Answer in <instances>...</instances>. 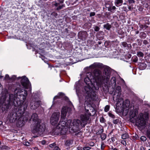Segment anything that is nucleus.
I'll list each match as a JSON object with an SVG mask.
<instances>
[{"label": "nucleus", "mask_w": 150, "mask_h": 150, "mask_svg": "<svg viewBox=\"0 0 150 150\" xmlns=\"http://www.w3.org/2000/svg\"><path fill=\"white\" fill-rule=\"evenodd\" d=\"M56 146V144L55 143H53L52 144H50L49 146L52 148H54Z\"/></svg>", "instance_id": "a18cd8bd"}, {"label": "nucleus", "mask_w": 150, "mask_h": 150, "mask_svg": "<svg viewBox=\"0 0 150 150\" xmlns=\"http://www.w3.org/2000/svg\"><path fill=\"white\" fill-rule=\"evenodd\" d=\"M59 98H60L59 97V95L58 96H55L53 100H54L56 99Z\"/></svg>", "instance_id": "69168bd1"}, {"label": "nucleus", "mask_w": 150, "mask_h": 150, "mask_svg": "<svg viewBox=\"0 0 150 150\" xmlns=\"http://www.w3.org/2000/svg\"><path fill=\"white\" fill-rule=\"evenodd\" d=\"M120 121L119 119H113L112 122L115 124H117L118 123H120Z\"/></svg>", "instance_id": "7c9ffc66"}, {"label": "nucleus", "mask_w": 150, "mask_h": 150, "mask_svg": "<svg viewBox=\"0 0 150 150\" xmlns=\"http://www.w3.org/2000/svg\"><path fill=\"white\" fill-rule=\"evenodd\" d=\"M90 101H85L84 105L86 113L90 116H93L95 114L94 108L89 103Z\"/></svg>", "instance_id": "9d476101"}, {"label": "nucleus", "mask_w": 150, "mask_h": 150, "mask_svg": "<svg viewBox=\"0 0 150 150\" xmlns=\"http://www.w3.org/2000/svg\"><path fill=\"white\" fill-rule=\"evenodd\" d=\"M111 8H112V12H114L115 11V10L116 8V7L114 6H113L111 7Z\"/></svg>", "instance_id": "3c124183"}, {"label": "nucleus", "mask_w": 150, "mask_h": 150, "mask_svg": "<svg viewBox=\"0 0 150 150\" xmlns=\"http://www.w3.org/2000/svg\"><path fill=\"white\" fill-rule=\"evenodd\" d=\"M83 150H88L91 149V148L88 146L84 147H83Z\"/></svg>", "instance_id": "09e8293b"}, {"label": "nucleus", "mask_w": 150, "mask_h": 150, "mask_svg": "<svg viewBox=\"0 0 150 150\" xmlns=\"http://www.w3.org/2000/svg\"><path fill=\"white\" fill-rule=\"evenodd\" d=\"M93 78V76L91 72H88L86 74V77L84 78V81L87 85H90L91 83V80Z\"/></svg>", "instance_id": "dca6fc26"}, {"label": "nucleus", "mask_w": 150, "mask_h": 150, "mask_svg": "<svg viewBox=\"0 0 150 150\" xmlns=\"http://www.w3.org/2000/svg\"><path fill=\"white\" fill-rule=\"evenodd\" d=\"M28 113L27 112H23L22 115L17 119L16 125L19 127H22L25 124V122L28 119Z\"/></svg>", "instance_id": "6e6552de"}, {"label": "nucleus", "mask_w": 150, "mask_h": 150, "mask_svg": "<svg viewBox=\"0 0 150 150\" xmlns=\"http://www.w3.org/2000/svg\"><path fill=\"white\" fill-rule=\"evenodd\" d=\"M100 122L101 123H104L105 121V119L103 118V117H102L100 119Z\"/></svg>", "instance_id": "49530a36"}, {"label": "nucleus", "mask_w": 150, "mask_h": 150, "mask_svg": "<svg viewBox=\"0 0 150 150\" xmlns=\"http://www.w3.org/2000/svg\"><path fill=\"white\" fill-rule=\"evenodd\" d=\"M107 8H108V11H110L112 12L111 6H109Z\"/></svg>", "instance_id": "e2e57ef3"}, {"label": "nucleus", "mask_w": 150, "mask_h": 150, "mask_svg": "<svg viewBox=\"0 0 150 150\" xmlns=\"http://www.w3.org/2000/svg\"><path fill=\"white\" fill-rule=\"evenodd\" d=\"M32 150H39L36 147H33L32 149Z\"/></svg>", "instance_id": "774afa93"}, {"label": "nucleus", "mask_w": 150, "mask_h": 150, "mask_svg": "<svg viewBox=\"0 0 150 150\" xmlns=\"http://www.w3.org/2000/svg\"><path fill=\"white\" fill-rule=\"evenodd\" d=\"M143 43L145 45H146L148 44V41L146 40H144L143 41Z\"/></svg>", "instance_id": "603ef678"}, {"label": "nucleus", "mask_w": 150, "mask_h": 150, "mask_svg": "<svg viewBox=\"0 0 150 150\" xmlns=\"http://www.w3.org/2000/svg\"><path fill=\"white\" fill-rule=\"evenodd\" d=\"M127 110H129L130 118L131 122L132 123H134L136 121V120L138 118V117H137V115L138 114V112L137 110L134 109V107H131L130 108H128ZM126 111V113H127L128 111Z\"/></svg>", "instance_id": "1a4fd4ad"}, {"label": "nucleus", "mask_w": 150, "mask_h": 150, "mask_svg": "<svg viewBox=\"0 0 150 150\" xmlns=\"http://www.w3.org/2000/svg\"><path fill=\"white\" fill-rule=\"evenodd\" d=\"M60 113L59 112H55L52 115L50 119V123L53 126L57 124L60 117Z\"/></svg>", "instance_id": "9b49d317"}, {"label": "nucleus", "mask_w": 150, "mask_h": 150, "mask_svg": "<svg viewBox=\"0 0 150 150\" xmlns=\"http://www.w3.org/2000/svg\"><path fill=\"white\" fill-rule=\"evenodd\" d=\"M121 46L122 47L125 48L127 49H130L132 48L131 44H128L125 42H123L121 43Z\"/></svg>", "instance_id": "5701e85b"}, {"label": "nucleus", "mask_w": 150, "mask_h": 150, "mask_svg": "<svg viewBox=\"0 0 150 150\" xmlns=\"http://www.w3.org/2000/svg\"><path fill=\"white\" fill-rule=\"evenodd\" d=\"M64 0H58V1L59 2V3L60 4H62L64 2Z\"/></svg>", "instance_id": "680f3d73"}, {"label": "nucleus", "mask_w": 150, "mask_h": 150, "mask_svg": "<svg viewBox=\"0 0 150 150\" xmlns=\"http://www.w3.org/2000/svg\"><path fill=\"white\" fill-rule=\"evenodd\" d=\"M137 55L138 57H143L144 55V54L141 52H138Z\"/></svg>", "instance_id": "e433bc0d"}, {"label": "nucleus", "mask_w": 150, "mask_h": 150, "mask_svg": "<svg viewBox=\"0 0 150 150\" xmlns=\"http://www.w3.org/2000/svg\"><path fill=\"white\" fill-rule=\"evenodd\" d=\"M83 92L86 96V100L87 101H91L92 100H95L96 96V92L93 91L90 85H87L84 87Z\"/></svg>", "instance_id": "f03ea898"}, {"label": "nucleus", "mask_w": 150, "mask_h": 150, "mask_svg": "<svg viewBox=\"0 0 150 150\" xmlns=\"http://www.w3.org/2000/svg\"><path fill=\"white\" fill-rule=\"evenodd\" d=\"M30 120L33 121V124L41 122V120L39 119L38 115L36 113H34L32 115Z\"/></svg>", "instance_id": "a211bd4d"}, {"label": "nucleus", "mask_w": 150, "mask_h": 150, "mask_svg": "<svg viewBox=\"0 0 150 150\" xmlns=\"http://www.w3.org/2000/svg\"><path fill=\"white\" fill-rule=\"evenodd\" d=\"M53 150H60V149L58 146H56L54 147Z\"/></svg>", "instance_id": "4d7b16f0"}, {"label": "nucleus", "mask_w": 150, "mask_h": 150, "mask_svg": "<svg viewBox=\"0 0 150 150\" xmlns=\"http://www.w3.org/2000/svg\"><path fill=\"white\" fill-rule=\"evenodd\" d=\"M137 41L138 42V45L139 46H141L142 45V40L139 39H137Z\"/></svg>", "instance_id": "79ce46f5"}, {"label": "nucleus", "mask_w": 150, "mask_h": 150, "mask_svg": "<svg viewBox=\"0 0 150 150\" xmlns=\"http://www.w3.org/2000/svg\"><path fill=\"white\" fill-rule=\"evenodd\" d=\"M68 111V108L66 107H63L61 110V117L62 119L66 118L67 113Z\"/></svg>", "instance_id": "412c9836"}, {"label": "nucleus", "mask_w": 150, "mask_h": 150, "mask_svg": "<svg viewBox=\"0 0 150 150\" xmlns=\"http://www.w3.org/2000/svg\"><path fill=\"white\" fill-rule=\"evenodd\" d=\"M63 118V119H62V118L61 117L60 121L59 122L58 126H59L60 125L61 126H62V127H68V124H67V126H66L67 124V122H66L67 119H66V118Z\"/></svg>", "instance_id": "aec40b11"}, {"label": "nucleus", "mask_w": 150, "mask_h": 150, "mask_svg": "<svg viewBox=\"0 0 150 150\" xmlns=\"http://www.w3.org/2000/svg\"><path fill=\"white\" fill-rule=\"evenodd\" d=\"M51 15L54 16H56L57 15V14L55 12H53L52 13Z\"/></svg>", "instance_id": "6e6d98bb"}, {"label": "nucleus", "mask_w": 150, "mask_h": 150, "mask_svg": "<svg viewBox=\"0 0 150 150\" xmlns=\"http://www.w3.org/2000/svg\"><path fill=\"white\" fill-rule=\"evenodd\" d=\"M40 122L33 123L31 125L32 132L33 133H37L40 135L43 134L45 131V127L44 125H41Z\"/></svg>", "instance_id": "20e7f679"}, {"label": "nucleus", "mask_w": 150, "mask_h": 150, "mask_svg": "<svg viewBox=\"0 0 150 150\" xmlns=\"http://www.w3.org/2000/svg\"><path fill=\"white\" fill-rule=\"evenodd\" d=\"M123 2V0H115V4L117 7L121 6Z\"/></svg>", "instance_id": "a878e982"}, {"label": "nucleus", "mask_w": 150, "mask_h": 150, "mask_svg": "<svg viewBox=\"0 0 150 150\" xmlns=\"http://www.w3.org/2000/svg\"><path fill=\"white\" fill-rule=\"evenodd\" d=\"M16 77L15 75H13L11 77V80L13 81L16 79Z\"/></svg>", "instance_id": "8fccbe9b"}, {"label": "nucleus", "mask_w": 150, "mask_h": 150, "mask_svg": "<svg viewBox=\"0 0 150 150\" xmlns=\"http://www.w3.org/2000/svg\"><path fill=\"white\" fill-rule=\"evenodd\" d=\"M40 101L36 100L35 98H32L30 103V108L32 110H35L40 105Z\"/></svg>", "instance_id": "4468645a"}, {"label": "nucleus", "mask_w": 150, "mask_h": 150, "mask_svg": "<svg viewBox=\"0 0 150 150\" xmlns=\"http://www.w3.org/2000/svg\"><path fill=\"white\" fill-rule=\"evenodd\" d=\"M89 116L86 113L85 114L81 115L80 117L81 121V125L83 127L87 123V121L89 119Z\"/></svg>", "instance_id": "f8f14e48"}, {"label": "nucleus", "mask_w": 150, "mask_h": 150, "mask_svg": "<svg viewBox=\"0 0 150 150\" xmlns=\"http://www.w3.org/2000/svg\"><path fill=\"white\" fill-rule=\"evenodd\" d=\"M68 127H64L60 128V134L62 135H65L67 132Z\"/></svg>", "instance_id": "b1692460"}, {"label": "nucleus", "mask_w": 150, "mask_h": 150, "mask_svg": "<svg viewBox=\"0 0 150 150\" xmlns=\"http://www.w3.org/2000/svg\"><path fill=\"white\" fill-rule=\"evenodd\" d=\"M60 126H57L55 128L53 129L51 132L50 133L53 135H58L60 134Z\"/></svg>", "instance_id": "6ab92c4d"}, {"label": "nucleus", "mask_w": 150, "mask_h": 150, "mask_svg": "<svg viewBox=\"0 0 150 150\" xmlns=\"http://www.w3.org/2000/svg\"><path fill=\"white\" fill-rule=\"evenodd\" d=\"M81 121L78 119H74L70 125L69 126V129L71 133L75 132L79 129V125H81Z\"/></svg>", "instance_id": "0eeeda50"}, {"label": "nucleus", "mask_w": 150, "mask_h": 150, "mask_svg": "<svg viewBox=\"0 0 150 150\" xmlns=\"http://www.w3.org/2000/svg\"><path fill=\"white\" fill-rule=\"evenodd\" d=\"M140 66L141 69H144L146 67V65L145 63H140Z\"/></svg>", "instance_id": "c756f323"}, {"label": "nucleus", "mask_w": 150, "mask_h": 150, "mask_svg": "<svg viewBox=\"0 0 150 150\" xmlns=\"http://www.w3.org/2000/svg\"><path fill=\"white\" fill-rule=\"evenodd\" d=\"M134 58V59L133 60V61L134 62H137L138 60L137 57H135Z\"/></svg>", "instance_id": "052dcab7"}, {"label": "nucleus", "mask_w": 150, "mask_h": 150, "mask_svg": "<svg viewBox=\"0 0 150 150\" xmlns=\"http://www.w3.org/2000/svg\"><path fill=\"white\" fill-rule=\"evenodd\" d=\"M54 5L56 7H57L56 8L57 10H59L63 8L64 7V5L63 4H60L59 3H55Z\"/></svg>", "instance_id": "393cba45"}, {"label": "nucleus", "mask_w": 150, "mask_h": 150, "mask_svg": "<svg viewBox=\"0 0 150 150\" xmlns=\"http://www.w3.org/2000/svg\"><path fill=\"white\" fill-rule=\"evenodd\" d=\"M141 140L142 141H146V138L145 136H142L140 138Z\"/></svg>", "instance_id": "a19ab883"}, {"label": "nucleus", "mask_w": 150, "mask_h": 150, "mask_svg": "<svg viewBox=\"0 0 150 150\" xmlns=\"http://www.w3.org/2000/svg\"><path fill=\"white\" fill-rule=\"evenodd\" d=\"M108 115L110 117L114 119L115 118V115L113 114L111 112H109L108 113Z\"/></svg>", "instance_id": "c9c22d12"}, {"label": "nucleus", "mask_w": 150, "mask_h": 150, "mask_svg": "<svg viewBox=\"0 0 150 150\" xmlns=\"http://www.w3.org/2000/svg\"><path fill=\"white\" fill-rule=\"evenodd\" d=\"M129 137V136L127 134H122V135L121 138L122 139H125L128 138Z\"/></svg>", "instance_id": "473e14b6"}, {"label": "nucleus", "mask_w": 150, "mask_h": 150, "mask_svg": "<svg viewBox=\"0 0 150 150\" xmlns=\"http://www.w3.org/2000/svg\"><path fill=\"white\" fill-rule=\"evenodd\" d=\"M148 119V117L146 115H143L140 113L138 116V118L136 120V125L139 127L140 129H143L145 127L146 120Z\"/></svg>", "instance_id": "7ed1b4c3"}, {"label": "nucleus", "mask_w": 150, "mask_h": 150, "mask_svg": "<svg viewBox=\"0 0 150 150\" xmlns=\"http://www.w3.org/2000/svg\"><path fill=\"white\" fill-rule=\"evenodd\" d=\"M103 65L100 63H94L90 66V67L93 69L96 68H101L103 67Z\"/></svg>", "instance_id": "4be33fe9"}, {"label": "nucleus", "mask_w": 150, "mask_h": 150, "mask_svg": "<svg viewBox=\"0 0 150 150\" xmlns=\"http://www.w3.org/2000/svg\"><path fill=\"white\" fill-rule=\"evenodd\" d=\"M4 79L6 80H11V77L9 76L7 74L4 77Z\"/></svg>", "instance_id": "58836bf2"}, {"label": "nucleus", "mask_w": 150, "mask_h": 150, "mask_svg": "<svg viewBox=\"0 0 150 150\" xmlns=\"http://www.w3.org/2000/svg\"><path fill=\"white\" fill-rule=\"evenodd\" d=\"M83 148H82V147L79 146H78L77 147V149L78 150H82L83 149Z\"/></svg>", "instance_id": "0e129e2a"}, {"label": "nucleus", "mask_w": 150, "mask_h": 150, "mask_svg": "<svg viewBox=\"0 0 150 150\" xmlns=\"http://www.w3.org/2000/svg\"><path fill=\"white\" fill-rule=\"evenodd\" d=\"M139 37L142 39H144L146 37V35L144 32H140L139 34Z\"/></svg>", "instance_id": "bb28decb"}, {"label": "nucleus", "mask_w": 150, "mask_h": 150, "mask_svg": "<svg viewBox=\"0 0 150 150\" xmlns=\"http://www.w3.org/2000/svg\"><path fill=\"white\" fill-rule=\"evenodd\" d=\"M121 143L123 145H126V143L125 141L122 140L121 142Z\"/></svg>", "instance_id": "bf43d9fd"}, {"label": "nucleus", "mask_w": 150, "mask_h": 150, "mask_svg": "<svg viewBox=\"0 0 150 150\" xmlns=\"http://www.w3.org/2000/svg\"><path fill=\"white\" fill-rule=\"evenodd\" d=\"M79 131V130L78 131L76 132H74L73 133H75V135L77 136L78 137H80L82 135V132L81 131H79Z\"/></svg>", "instance_id": "2f4dec72"}, {"label": "nucleus", "mask_w": 150, "mask_h": 150, "mask_svg": "<svg viewBox=\"0 0 150 150\" xmlns=\"http://www.w3.org/2000/svg\"><path fill=\"white\" fill-rule=\"evenodd\" d=\"M93 78L99 86L103 84L105 80V77H103L102 71L98 69H94L93 71Z\"/></svg>", "instance_id": "39448f33"}, {"label": "nucleus", "mask_w": 150, "mask_h": 150, "mask_svg": "<svg viewBox=\"0 0 150 150\" xmlns=\"http://www.w3.org/2000/svg\"><path fill=\"white\" fill-rule=\"evenodd\" d=\"M14 94L18 96V98H17L16 96L12 94L16 98V100H18V102H19V103L20 104L19 101L24 100H25L27 95V92L26 91L20 89H18L17 88L14 90Z\"/></svg>", "instance_id": "423d86ee"}, {"label": "nucleus", "mask_w": 150, "mask_h": 150, "mask_svg": "<svg viewBox=\"0 0 150 150\" xmlns=\"http://www.w3.org/2000/svg\"><path fill=\"white\" fill-rule=\"evenodd\" d=\"M111 81L112 84H114L115 85L116 84V79L115 77H113L112 78L111 80Z\"/></svg>", "instance_id": "4c0bfd02"}, {"label": "nucleus", "mask_w": 150, "mask_h": 150, "mask_svg": "<svg viewBox=\"0 0 150 150\" xmlns=\"http://www.w3.org/2000/svg\"><path fill=\"white\" fill-rule=\"evenodd\" d=\"M144 9V8L141 6H139L138 10L140 11H142Z\"/></svg>", "instance_id": "13d9d810"}, {"label": "nucleus", "mask_w": 150, "mask_h": 150, "mask_svg": "<svg viewBox=\"0 0 150 150\" xmlns=\"http://www.w3.org/2000/svg\"><path fill=\"white\" fill-rule=\"evenodd\" d=\"M103 27L106 30H109L111 28V26L109 23H107L104 25Z\"/></svg>", "instance_id": "cd10ccee"}, {"label": "nucleus", "mask_w": 150, "mask_h": 150, "mask_svg": "<svg viewBox=\"0 0 150 150\" xmlns=\"http://www.w3.org/2000/svg\"><path fill=\"white\" fill-rule=\"evenodd\" d=\"M21 82V84L24 88H27L28 87L29 81L28 78L25 76L22 78Z\"/></svg>", "instance_id": "f3484780"}, {"label": "nucleus", "mask_w": 150, "mask_h": 150, "mask_svg": "<svg viewBox=\"0 0 150 150\" xmlns=\"http://www.w3.org/2000/svg\"><path fill=\"white\" fill-rule=\"evenodd\" d=\"M110 71L109 68L107 67L105 68L103 75V77H105V80L104 81L106 83H107L110 79Z\"/></svg>", "instance_id": "ddd939ff"}, {"label": "nucleus", "mask_w": 150, "mask_h": 150, "mask_svg": "<svg viewBox=\"0 0 150 150\" xmlns=\"http://www.w3.org/2000/svg\"><path fill=\"white\" fill-rule=\"evenodd\" d=\"M103 131V129H100L97 132L96 134L97 135H101V134L102 133Z\"/></svg>", "instance_id": "ea45409f"}, {"label": "nucleus", "mask_w": 150, "mask_h": 150, "mask_svg": "<svg viewBox=\"0 0 150 150\" xmlns=\"http://www.w3.org/2000/svg\"><path fill=\"white\" fill-rule=\"evenodd\" d=\"M30 144V143L28 142H27L25 143V145L26 146H29Z\"/></svg>", "instance_id": "338daca9"}, {"label": "nucleus", "mask_w": 150, "mask_h": 150, "mask_svg": "<svg viewBox=\"0 0 150 150\" xmlns=\"http://www.w3.org/2000/svg\"><path fill=\"white\" fill-rule=\"evenodd\" d=\"M73 142V141L71 140H68L66 141V144L68 146H69Z\"/></svg>", "instance_id": "72a5a7b5"}, {"label": "nucleus", "mask_w": 150, "mask_h": 150, "mask_svg": "<svg viewBox=\"0 0 150 150\" xmlns=\"http://www.w3.org/2000/svg\"><path fill=\"white\" fill-rule=\"evenodd\" d=\"M96 13L94 12H91L90 14V16L92 17L94 16L95 15Z\"/></svg>", "instance_id": "864d4df0"}, {"label": "nucleus", "mask_w": 150, "mask_h": 150, "mask_svg": "<svg viewBox=\"0 0 150 150\" xmlns=\"http://www.w3.org/2000/svg\"><path fill=\"white\" fill-rule=\"evenodd\" d=\"M128 1L129 4L134 3H135L134 0H128Z\"/></svg>", "instance_id": "5fc2aeb1"}, {"label": "nucleus", "mask_w": 150, "mask_h": 150, "mask_svg": "<svg viewBox=\"0 0 150 150\" xmlns=\"http://www.w3.org/2000/svg\"><path fill=\"white\" fill-rule=\"evenodd\" d=\"M58 95L59 96V97L60 98L63 97L65 95L63 93L60 92L58 93Z\"/></svg>", "instance_id": "c03bdc74"}, {"label": "nucleus", "mask_w": 150, "mask_h": 150, "mask_svg": "<svg viewBox=\"0 0 150 150\" xmlns=\"http://www.w3.org/2000/svg\"><path fill=\"white\" fill-rule=\"evenodd\" d=\"M110 108V106L108 105H106L104 109L105 111L106 112H107L109 110Z\"/></svg>", "instance_id": "37998d69"}, {"label": "nucleus", "mask_w": 150, "mask_h": 150, "mask_svg": "<svg viewBox=\"0 0 150 150\" xmlns=\"http://www.w3.org/2000/svg\"><path fill=\"white\" fill-rule=\"evenodd\" d=\"M101 139L103 140H104L106 137V135L104 133L100 135Z\"/></svg>", "instance_id": "f704fd0d"}, {"label": "nucleus", "mask_w": 150, "mask_h": 150, "mask_svg": "<svg viewBox=\"0 0 150 150\" xmlns=\"http://www.w3.org/2000/svg\"><path fill=\"white\" fill-rule=\"evenodd\" d=\"M100 29V28L98 26H95L94 28V30L95 31L98 32V31Z\"/></svg>", "instance_id": "de8ad7c7"}, {"label": "nucleus", "mask_w": 150, "mask_h": 150, "mask_svg": "<svg viewBox=\"0 0 150 150\" xmlns=\"http://www.w3.org/2000/svg\"><path fill=\"white\" fill-rule=\"evenodd\" d=\"M146 136L147 137L150 139V125H148V129L146 132Z\"/></svg>", "instance_id": "c85d7f7f"}, {"label": "nucleus", "mask_w": 150, "mask_h": 150, "mask_svg": "<svg viewBox=\"0 0 150 150\" xmlns=\"http://www.w3.org/2000/svg\"><path fill=\"white\" fill-rule=\"evenodd\" d=\"M1 93L2 96L0 97V105L3 111L11 108L13 105L17 107L8 115L10 122H14L23 114L27 108L28 104L23 103L19 106V102L16 100V98L12 94L7 95L8 91L6 89H3Z\"/></svg>", "instance_id": "f257e3e1"}, {"label": "nucleus", "mask_w": 150, "mask_h": 150, "mask_svg": "<svg viewBox=\"0 0 150 150\" xmlns=\"http://www.w3.org/2000/svg\"><path fill=\"white\" fill-rule=\"evenodd\" d=\"M121 88L119 86H116L115 88V91L114 94V98L115 97V96H116V100H118V101L120 100H122V98H120V96L121 94Z\"/></svg>", "instance_id": "2eb2a0df"}]
</instances>
